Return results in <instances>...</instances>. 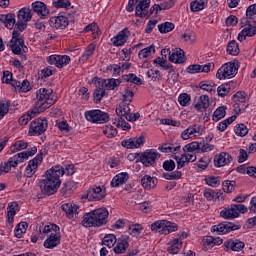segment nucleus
Listing matches in <instances>:
<instances>
[{
	"instance_id": "774afa93",
	"label": "nucleus",
	"mask_w": 256,
	"mask_h": 256,
	"mask_svg": "<svg viewBox=\"0 0 256 256\" xmlns=\"http://www.w3.org/2000/svg\"><path fill=\"white\" fill-rule=\"evenodd\" d=\"M204 197L207 201H214V199H219V193L212 189H206L204 191Z\"/></svg>"
},
{
	"instance_id": "0eeeda50",
	"label": "nucleus",
	"mask_w": 256,
	"mask_h": 256,
	"mask_svg": "<svg viewBox=\"0 0 256 256\" xmlns=\"http://www.w3.org/2000/svg\"><path fill=\"white\" fill-rule=\"evenodd\" d=\"M179 226L173 222L167 220H158L151 225L152 231H158L161 235H169V233H173L178 231Z\"/></svg>"
},
{
	"instance_id": "3c124183",
	"label": "nucleus",
	"mask_w": 256,
	"mask_h": 256,
	"mask_svg": "<svg viewBox=\"0 0 256 256\" xmlns=\"http://www.w3.org/2000/svg\"><path fill=\"white\" fill-rule=\"evenodd\" d=\"M235 119H237L236 115H233L225 120H223L222 122H220L217 126L218 131H225V129H227V127H229V125H231V123H233V121H235Z\"/></svg>"
},
{
	"instance_id": "0e129e2a",
	"label": "nucleus",
	"mask_w": 256,
	"mask_h": 256,
	"mask_svg": "<svg viewBox=\"0 0 256 256\" xmlns=\"http://www.w3.org/2000/svg\"><path fill=\"white\" fill-rule=\"evenodd\" d=\"M205 183L210 187H219L221 185V179L215 176H208L205 178Z\"/></svg>"
},
{
	"instance_id": "c85d7f7f",
	"label": "nucleus",
	"mask_w": 256,
	"mask_h": 256,
	"mask_svg": "<svg viewBox=\"0 0 256 256\" xmlns=\"http://www.w3.org/2000/svg\"><path fill=\"white\" fill-rule=\"evenodd\" d=\"M235 87V82L233 81H229L226 82L222 85H220L217 88V93L219 97H227V95H229V93L231 92V89H234Z\"/></svg>"
},
{
	"instance_id": "7c9ffc66",
	"label": "nucleus",
	"mask_w": 256,
	"mask_h": 256,
	"mask_svg": "<svg viewBox=\"0 0 256 256\" xmlns=\"http://www.w3.org/2000/svg\"><path fill=\"white\" fill-rule=\"evenodd\" d=\"M128 180L129 174L127 172H122L112 179L111 185L112 187H119V185H124V183H127Z\"/></svg>"
},
{
	"instance_id": "8fccbe9b",
	"label": "nucleus",
	"mask_w": 256,
	"mask_h": 256,
	"mask_svg": "<svg viewBox=\"0 0 256 256\" xmlns=\"http://www.w3.org/2000/svg\"><path fill=\"white\" fill-rule=\"evenodd\" d=\"M175 29V24L171 22H164L160 25H158V30L162 34L171 33Z\"/></svg>"
},
{
	"instance_id": "a18cd8bd",
	"label": "nucleus",
	"mask_w": 256,
	"mask_h": 256,
	"mask_svg": "<svg viewBox=\"0 0 256 256\" xmlns=\"http://www.w3.org/2000/svg\"><path fill=\"white\" fill-rule=\"evenodd\" d=\"M227 107L222 106V107H218L212 116L213 121L217 122V121H221V119H223V117H225V115H227Z\"/></svg>"
},
{
	"instance_id": "13d9d810",
	"label": "nucleus",
	"mask_w": 256,
	"mask_h": 256,
	"mask_svg": "<svg viewBox=\"0 0 256 256\" xmlns=\"http://www.w3.org/2000/svg\"><path fill=\"white\" fill-rule=\"evenodd\" d=\"M233 101L234 103H247V101H249V97L245 92L239 91L233 95Z\"/></svg>"
},
{
	"instance_id": "b1692460",
	"label": "nucleus",
	"mask_w": 256,
	"mask_h": 256,
	"mask_svg": "<svg viewBox=\"0 0 256 256\" xmlns=\"http://www.w3.org/2000/svg\"><path fill=\"white\" fill-rule=\"evenodd\" d=\"M145 137L140 136L138 138H129L128 140L122 141V147L126 149H139L141 145H144Z\"/></svg>"
},
{
	"instance_id": "39448f33",
	"label": "nucleus",
	"mask_w": 256,
	"mask_h": 256,
	"mask_svg": "<svg viewBox=\"0 0 256 256\" xmlns=\"http://www.w3.org/2000/svg\"><path fill=\"white\" fill-rule=\"evenodd\" d=\"M35 153H37V147L34 146L31 150L23 151L10 157L6 171H11V167H17L19 163H25V161H27L29 157H33Z\"/></svg>"
},
{
	"instance_id": "4c0bfd02",
	"label": "nucleus",
	"mask_w": 256,
	"mask_h": 256,
	"mask_svg": "<svg viewBox=\"0 0 256 256\" xmlns=\"http://www.w3.org/2000/svg\"><path fill=\"white\" fill-rule=\"evenodd\" d=\"M154 65H159V67H162V69H165L168 71V73H175V68L172 65L167 64V60L161 57H157L153 61Z\"/></svg>"
},
{
	"instance_id": "69168bd1",
	"label": "nucleus",
	"mask_w": 256,
	"mask_h": 256,
	"mask_svg": "<svg viewBox=\"0 0 256 256\" xmlns=\"http://www.w3.org/2000/svg\"><path fill=\"white\" fill-rule=\"evenodd\" d=\"M105 97V89L99 87L94 90L93 99L94 103H101V99Z\"/></svg>"
},
{
	"instance_id": "ddd939ff",
	"label": "nucleus",
	"mask_w": 256,
	"mask_h": 256,
	"mask_svg": "<svg viewBox=\"0 0 256 256\" xmlns=\"http://www.w3.org/2000/svg\"><path fill=\"white\" fill-rule=\"evenodd\" d=\"M84 116L87 121H90V123L103 124V123H107V121H109V114H107L101 110L86 111Z\"/></svg>"
},
{
	"instance_id": "20e7f679",
	"label": "nucleus",
	"mask_w": 256,
	"mask_h": 256,
	"mask_svg": "<svg viewBox=\"0 0 256 256\" xmlns=\"http://www.w3.org/2000/svg\"><path fill=\"white\" fill-rule=\"evenodd\" d=\"M42 233L48 235V238L44 241V247L46 249H55L57 245L61 243V228L56 224H49L44 226Z\"/></svg>"
},
{
	"instance_id": "864d4df0",
	"label": "nucleus",
	"mask_w": 256,
	"mask_h": 256,
	"mask_svg": "<svg viewBox=\"0 0 256 256\" xmlns=\"http://www.w3.org/2000/svg\"><path fill=\"white\" fill-rule=\"evenodd\" d=\"M35 115H39V113H35L32 111L27 112V114L22 115L19 119V125H27L31 121L32 117H35Z\"/></svg>"
},
{
	"instance_id": "a211bd4d",
	"label": "nucleus",
	"mask_w": 256,
	"mask_h": 256,
	"mask_svg": "<svg viewBox=\"0 0 256 256\" xmlns=\"http://www.w3.org/2000/svg\"><path fill=\"white\" fill-rule=\"evenodd\" d=\"M8 46L14 55H21L29 51V48L25 45V40H10Z\"/></svg>"
},
{
	"instance_id": "603ef678",
	"label": "nucleus",
	"mask_w": 256,
	"mask_h": 256,
	"mask_svg": "<svg viewBox=\"0 0 256 256\" xmlns=\"http://www.w3.org/2000/svg\"><path fill=\"white\" fill-rule=\"evenodd\" d=\"M182 176L183 174L181 173V171L165 172L162 174V177H164V179H167L168 181H175L177 179H181Z\"/></svg>"
},
{
	"instance_id": "cd10ccee",
	"label": "nucleus",
	"mask_w": 256,
	"mask_h": 256,
	"mask_svg": "<svg viewBox=\"0 0 256 256\" xmlns=\"http://www.w3.org/2000/svg\"><path fill=\"white\" fill-rule=\"evenodd\" d=\"M75 189H77V184H75L74 181H68L63 184L62 188L60 189V193L62 197H71Z\"/></svg>"
},
{
	"instance_id": "f3484780",
	"label": "nucleus",
	"mask_w": 256,
	"mask_h": 256,
	"mask_svg": "<svg viewBox=\"0 0 256 256\" xmlns=\"http://www.w3.org/2000/svg\"><path fill=\"white\" fill-rule=\"evenodd\" d=\"M18 25H25L27 27V23L33 19V12L29 7L21 8L17 13Z\"/></svg>"
},
{
	"instance_id": "5701e85b",
	"label": "nucleus",
	"mask_w": 256,
	"mask_h": 256,
	"mask_svg": "<svg viewBox=\"0 0 256 256\" xmlns=\"http://www.w3.org/2000/svg\"><path fill=\"white\" fill-rule=\"evenodd\" d=\"M151 5V0H139L136 5V17H149V7Z\"/></svg>"
},
{
	"instance_id": "412c9836",
	"label": "nucleus",
	"mask_w": 256,
	"mask_h": 256,
	"mask_svg": "<svg viewBox=\"0 0 256 256\" xmlns=\"http://www.w3.org/2000/svg\"><path fill=\"white\" fill-rule=\"evenodd\" d=\"M201 135V125L194 124L189 126L187 129H185L181 137L184 139V141H187V139H191L193 137H199Z\"/></svg>"
},
{
	"instance_id": "4468645a",
	"label": "nucleus",
	"mask_w": 256,
	"mask_h": 256,
	"mask_svg": "<svg viewBox=\"0 0 256 256\" xmlns=\"http://www.w3.org/2000/svg\"><path fill=\"white\" fill-rule=\"evenodd\" d=\"M116 114L118 117H124L126 121H130L133 123V121H137L139 117H141V114L139 112L137 113H131V108H129V104L127 105H119L116 107Z\"/></svg>"
},
{
	"instance_id": "680f3d73",
	"label": "nucleus",
	"mask_w": 256,
	"mask_h": 256,
	"mask_svg": "<svg viewBox=\"0 0 256 256\" xmlns=\"http://www.w3.org/2000/svg\"><path fill=\"white\" fill-rule=\"evenodd\" d=\"M199 144H200V142H192V143L186 144L183 147L184 153H193L195 151H197V153H199Z\"/></svg>"
},
{
	"instance_id": "e2e57ef3",
	"label": "nucleus",
	"mask_w": 256,
	"mask_h": 256,
	"mask_svg": "<svg viewBox=\"0 0 256 256\" xmlns=\"http://www.w3.org/2000/svg\"><path fill=\"white\" fill-rule=\"evenodd\" d=\"M234 132L236 133V135H238V137H245V135L249 133V129L245 124H238L234 128Z\"/></svg>"
},
{
	"instance_id": "49530a36",
	"label": "nucleus",
	"mask_w": 256,
	"mask_h": 256,
	"mask_svg": "<svg viewBox=\"0 0 256 256\" xmlns=\"http://www.w3.org/2000/svg\"><path fill=\"white\" fill-rule=\"evenodd\" d=\"M115 243H117V237L115 234H107L103 238V245L111 249V247H115Z\"/></svg>"
},
{
	"instance_id": "aec40b11",
	"label": "nucleus",
	"mask_w": 256,
	"mask_h": 256,
	"mask_svg": "<svg viewBox=\"0 0 256 256\" xmlns=\"http://www.w3.org/2000/svg\"><path fill=\"white\" fill-rule=\"evenodd\" d=\"M49 25L54 29H65L69 25V18L63 15L54 16L50 18Z\"/></svg>"
},
{
	"instance_id": "f03ea898",
	"label": "nucleus",
	"mask_w": 256,
	"mask_h": 256,
	"mask_svg": "<svg viewBox=\"0 0 256 256\" xmlns=\"http://www.w3.org/2000/svg\"><path fill=\"white\" fill-rule=\"evenodd\" d=\"M36 99V107L32 110V113H43V111L57 103V96L52 89L40 88L36 91Z\"/></svg>"
},
{
	"instance_id": "6e6d98bb",
	"label": "nucleus",
	"mask_w": 256,
	"mask_h": 256,
	"mask_svg": "<svg viewBox=\"0 0 256 256\" xmlns=\"http://www.w3.org/2000/svg\"><path fill=\"white\" fill-rule=\"evenodd\" d=\"M152 53H155V46L151 45L139 51L138 57L139 59H147Z\"/></svg>"
},
{
	"instance_id": "72a5a7b5",
	"label": "nucleus",
	"mask_w": 256,
	"mask_h": 256,
	"mask_svg": "<svg viewBox=\"0 0 256 256\" xmlns=\"http://www.w3.org/2000/svg\"><path fill=\"white\" fill-rule=\"evenodd\" d=\"M26 29L27 27L25 26V24L16 23L12 32L11 41L23 40V38L21 37V33H23V31H25Z\"/></svg>"
},
{
	"instance_id": "79ce46f5",
	"label": "nucleus",
	"mask_w": 256,
	"mask_h": 256,
	"mask_svg": "<svg viewBox=\"0 0 256 256\" xmlns=\"http://www.w3.org/2000/svg\"><path fill=\"white\" fill-rule=\"evenodd\" d=\"M204 7H207V0H194L190 4V9L193 13H197L198 11H203Z\"/></svg>"
},
{
	"instance_id": "f704fd0d",
	"label": "nucleus",
	"mask_w": 256,
	"mask_h": 256,
	"mask_svg": "<svg viewBox=\"0 0 256 256\" xmlns=\"http://www.w3.org/2000/svg\"><path fill=\"white\" fill-rule=\"evenodd\" d=\"M61 209L64 211V213H66L67 217H73V214L77 213L79 206L73 203H64L61 205Z\"/></svg>"
},
{
	"instance_id": "423d86ee",
	"label": "nucleus",
	"mask_w": 256,
	"mask_h": 256,
	"mask_svg": "<svg viewBox=\"0 0 256 256\" xmlns=\"http://www.w3.org/2000/svg\"><path fill=\"white\" fill-rule=\"evenodd\" d=\"M247 211H249V208L243 204H232L220 212V217H223V219H237L240 213L244 214Z\"/></svg>"
},
{
	"instance_id": "7ed1b4c3",
	"label": "nucleus",
	"mask_w": 256,
	"mask_h": 256,
	"mask_svg": "<svg viewBox=\"0 0 256 256\" xmlns=\"http://www.w3.org/2000/svg\"><path fill=\"white\" fill-rule=\"evenodd\" d=\"M109 211L106 208H98L84 215L82 225L84 227H103L107 225Z\"/></svg>"
},
{
	"instance_id": "9b49d317",
	"label": "nucleus",
	"mask_w": 256,
	"mask_h": 256,
	"mask_svg": "<svg viewBox=\"0 0 256 256\" xmlns=\"http://www.w3.org/2000/svg\"><path fill=\"white\" fill-rule=\"evenodd\" d=\"M239 229H241V224L222 222L218 225L212 226L211 232L216 233V235H227V233H231V231H239Z\"/></svg>"
},
{
	"instance_id": "bf43d9fd",
	"label": "nucleus",
	"mask_w": 256,
	"mask_h": 256,
	"mask_svg": "<svg viewBox=\"0 0 256 256\" xmlns=\"http://www.w3.org/2000/svg\"><path fill=\"white\" fill-rule=\"evenodd\" d=\"M227 52L229 55H239V44H237V41L232 40L228 43Z\"/></svg>"
},
{
	"instance_id": "9d476101",
	"label": "nucleus",
	"mask_w": 256,
	"mask_h": 256,
	"mask_svg": "<svg viewBox=\"0 0 256 256\" xmlns=\"http://www.w3.org/2000/svg\"><path fill=\"white\" fill-rule=\"evenodd\" d=\"M47 127H49V122L47 121V118H37L30 123L29 135H43V133L47 131Z\"/></svg>"
},
{
	"instance_id": "c9c22d12",
	"label": "nucleus",
	"mask_w": 256,
	"mask_h": 256,
	"mask_svg": "<svg viewBox=\"0 0 256 256\" xmlns=\"http://www.w3.org/2000/svg\"><path fill=\"white\" fill-rule=\"evenodd\" d=\"M183 247V242L179 238L173 239L171 245L168 247V253L170 255H177Z\"/></svg>"
},
{
	"instance_id": "a878e982",
	"label": "nucleus",
	"mask_w": 256,
	"mask_h": 256,
	"mask_svg": "<svg viewBox=\"0 0 256 256\" xmlns=\"http://www.w3.org/2000/svg\"><path fill=\"white\" fill-rule=\"evenodd\" d=\"M168 59L171 61V63H176L178 65H181L187 61V58L185 57V51H183L181 48L172 50V54H170Z\"/></svg>"
},
{
	"instance_id": "5fc2aeb1",
	"label": "nucleus",
	"mask_w": 256,
	"mask_h": 256,
	"mask_svg": "<svg viewBox=\"0 0 256 256\" xmlns=\"http://www.w3.org/2000/svg\"><path fill=\"white\" fill-rule=\"evenodd\" d=\"M28 147H29V143L23 140H18L12 145V153H17V151H23Z\"/></svg>"
},
{
	"instance_id": "473e14b6",
	"label": "nucleus",
	"mask_w": 256,
	"mask_h": 256,
	"mask_svg": "<svg viewBox=\"0 0 256 256\" xmlns=\"http://www.w3.org/2000/svg\"><path fill=\"white\" fill-rule=\"evenodd\" d=\"M209 96L202 95L199 98V102L194 105L196 111H205V109H209Z\"/></svg>"
},
{
	"instance_id": "ea45409f",
	"label": "nucleus",
	"mask_w": 256,
	"mask_h": 256,
	"mask_svg": "<svg viewBox=\"0 0 256 256\" xmlns=\"http://www.w3.org/2000/svg\"><path fill=\"white\" fill-rule=\"evenodd\" d=\"M9 107H11V100L6 98L0 100V121L9 113Z\"/></svg>"
},
{
	"instance_id": "052dcab7",
	"label": "nucleus",
	"mask_w": 256,
	"mask_h": 256,
	"mask_svg": "<svg viewBox=\"0 0 256 256\" xmlns=\"http://www.w3.org/2000/svg\"><path fill=\"white\" fill-rule=\"evenodd\" d=\"M199 87H200V89H203V91H207L211 95H215V93H216L215 88H214L215 85H212L211 83H209V81H201L199 83Z\"/></svg>"
},
{
	"instance_id": "4d7b16f0",
	"label": "nucleus",
	"mask_w": 256,
	"mask_h": 256,
	"mask_svg": "<svg viewBox=\"0 0 256 256\" xmlns=\"http://www.w3.org/2000/svg\"><path fill=\"white\" fill-rule=\"evenodd\" d=\"M236 185L237 184L235 183V181L225 180L222 183V189L224 193H233V191H235Z\"/></svg>"
},
{
	"instance_id": "c756f323",
	"label": "nucleus",
	"mask_w": 256,
	"mask_h": 256,
	"mask_svg": "<svg viewBox=\"0 0 256 256\" xmlns=\"http://www.w3.org/2000/svg\"><path fill=\"white\" fill-rule=\"evenodd\" d=\"M0 21L4 23L7 29L15 27V14H0Z\"/></svg>"
},
{
	"instance_id": "f257e3e1",
	"label": "nucleus",
	"mask_w": 256,
	"mask_h": 256,
	"mask_svg": "<svg viewBox=\"0 0 256 256\" xmlns=\"http://www.w3.org/2000/svg\"><path fill=\"white\" fill-rule=\"evenodd\" d=\"M75 166L68 164L63 168L61 165H56L46 171V179L39 181V187L42 195H55V192L61 187V177L63 175H73Z\"/></svg>"
},
{
	"instance_id": "dca6fc26",
	"label": "nucleus",
	"mask_w": 256,
	"mask_h": 256,
	"mask_svg": "<svg viewBox=\"0 0 256 256\" xmlns=\"http://www.w3.org/2000/svg\"><path fill=\"white\" fill-rule=\"evenodd\" d=\"M223 247L226 253H228V251H235L239 253L245 249V242L239 239H228L224 242Z\"/></svg>"
},
{
	"instance_id": "2f4dec72",
	"label": "nucleus",
	"mask_w": 256,
	"mask_h": 256,
	"mask_svg": "<svg viewBox=\"0 0 256 256\" xmlns=\"http://www.w3.org/2000/svg\"><path fill=\"white\" fill-rule=\"evenodd\" d=\"M141 185L144 189H155V187H157V178L145 175L141 179Z\"/></svg>"
},
{
	"instance_id": "de8ad7c7",
	"label": "nucleus",
	"mask_w": 256,
	"mask_h": 256,
	"mask_svg": "<svg viewBox=\"0 0 256 256\" xmlns=\"http://www.w3.org/2000/svg\"><path fill=\"white\" fill-rule=\"evenodd\" d=\"M52 5L56 7V9H73V6L71 7V1L69 0H54Z\"/></svg>"
},
{
	"instance_id": "338daca9",
	"label": "nucleus",
	"mask_w": 256,
	"mask_h": 256,
	"mask_svg": "<svg viewBox=\"0 0 256 256\" xmlns=\"http://www.w3.org/2000/svg\"><path fill=\"white\" fill-rule=\"evenodd\" d=\"M213 149H215V146L205 142V140H202L199 144L198 153H209V151H213Z\"/></svg>"
},
{
	"instance_id": "09e8293b",
	"label": "nucleus",
	"mask_w": 256,
	"mask_h": 256,
	"mask_svg": "<svg viewBox=\"0 0 256 256\" xmlns=\"http://www.w3.org/2000/svg\"><path fill=\"white\" fill-rule=\"evenodd\" d=\"M93 53H95V44L91 43L87 46L85 52L80 57V61L85 63V61H87L89 59V57H91V55H93Z\"/></svg>"
},
{
	"instance_id": "393cba45",
	"label": "nucleus",
	"mask_w": 256,
	"mask_h": 256,
	"mask_svg": "<svg viewBox=\"0 0 256 256\" xmlns=\"http://www.w3.org/2000/svg\"><path fill=\"white\" fill-rule=\"evenodd\" d=\"M231 161H233V157L227 152H221L214 157L215 167H225V165H229Z\"/></svg>"
},
{
	"instance_id": "4be33fe9",
	"label": "nucleus",
	"mask_w": 256,
	"mask_h": 256,
	"mask_svg": "<svg viewBox=\"0 0 256 256\" xmlns=\"http://www.w3.org/2000/svg\"><path fill=\"white\" fill-rule=\"evenodd\" d=\"M127 249H129V236L123 235L116 241V246L113 248V251L116 255H121L125 253Z\"/></svg>"
},
{
	"instance_id": "bb28decb",
	"label": "nucleus",
	"mask_w": 256,
	"mask_h": 256,
	"mask_svg": "<svg viewBox=\"0 0 256 256\" xmlns=\"http://www.w3.org/2000/svg\"><path fill=\"white\" fill-rule=\"evenodd\" d=\"M32 9L34 13H37L38 17H41V19L49 15V9H47V5L41 1L33 2Z\"/></svg>"
},
{
	"instance_id": "e433bc0d",
	"label": "nucleus",
	"mask_w": 256,
	"mask_h": 256,
	"mask_svg": "<svg viewBox=\"0 0 256 256\" xmlns=\"http://www.w3.org/2000/svg\"><path fill=\"white\" fill-rule=\"evenodd\" d=\"M121 85V80L115 78H109L102 80V87H107L110 91H115L116 87Z\"/></svg>"
},
{
	"instance_id": "c03bdc74",
	"label": "nucleus",
	"mask_w": 256,
	"mask_h": 256,
	"mask_svg": "<svg viewBox=\"0 0 256 256\" xmlns=\"http://www.w3.org/2000/svg\"><path fill=\"white\" fill-rule=\"evenodd\" d=\"M123 99V104H120V105H128L129 107V104L130 103H133V97H135V93H133V91L127 87L122 95Z\"/></svg>"
},
{
	"instance_id": "37998d69",
	"label": "nucleus",
	"mask_w": 256,
	"mask_h": 256,
	"mask_svg": "<svg viewBox=\"0 0 256 256\" xmlns=\"http://www.w3.org/2000/svg\"><path fill=\"white\" fill-rule=\"evenodd\" d=\"M17 207H19V205L17 204V202H11V203L8 205V208H7V217H8L9 223H13V218L15 217V215H17Z\"/></svg>"
},
{
	"instance_id": "2eb2a0df",
	"label": "nucleus",
	"mask_w": 256,
	"mask_h": 256,
	"mask_svg": "<svg viewBox=\"0 0 256 256\" xmlns=\"http://www.w3.org/2000/svg\"><path fill=\"white\" fill-rule=\"evenodd\" d=\"M106 196L107 193L105 192V189L103 190L101 186H93L87 190L86 199H89L90 201H101L102 199H105Z\"/></svg>"
},
{
	"instance_id": "1a4fd4ad",
	"label": "nucleus",
	"mask_w": 256,
	"mask_h": 256,
	"mask_svg": "<svg viewBox=\"0 0 256 256\" xmlns=\"http://www.w3.org/2000/svg\"><path fill=\"white\" fill-rule=\"evenodd\" d=\"M161 158V154L157 152L155 149H148L142 153H140L139 159L136 163H142L144 167H153L157 159Z\"/></svg>"
},
{
	"instance_id": "58836bf2",
	"label": "nucleus",
	"mask_w": 256,
	"mask_h": 256,
	"mask_svg": "<svg viewBox=\"0 0 256 256\" xmlns=\"http://www.w3.org/2000/svg\"><path fill=\"white\" fill-rule=\"evenodd\" d=\"M27 227H29V224L27 222H20L16 225L14 230V235L17 239H21L25 233H27Z\"/></svg>"
},
{
	"instance_id": "f8f14e48",
	"label": "nucleus",
	"mask_w": 256,
	"mask_h": 256,
	"mask_svg": "<svg viewBox=\"0 0 256 256\" xmlns=\"http://www.w3.org/2000/svg\"><path fill=\"white\" fill-rule=\"evenodd\" d=\"M235 75H237V67H235V63L228 62L218 69L216 78L220 80L233 79Z\"/></svg>"
},
{
	"instance_id": "6ab92c4d",
	"label": "nucleus",
	"mask_w": 256,
	"mask_h": 256,
	"mask_svg": "<svg viewBox=\"0 0 256 256\" xmlns=\"http://www.w3.org/2000/svg\"><path fill=\"white\" fill-rule=\"evenodd\" d=\"M129 35H131V32H129V29L127 28L123 29L111 39L112 44L114 45V47H123V45L127 43V40L129 39Z\"/></svg>"
},
{
	"instance_id": "6e6552de",
	"label": "nucleus",
	"mask_w": 256,
	"mask_h": 256,
	"mask_svg": "<svg viewBox=\"0 0 256 256\" xmlns=\"http://www.w3.org/2000/svg\"><path fill=\"white\" fill-rule=\"evenodd\" d=\"M240 25H243L242 27L244 28L238 34V41L243 42L247 37H254V35H256L255 21L249 18H244L240 21Z\"/></svg>"
},
{
	"instance_id": "a19ab883",
	"label": "nucleus",
	"mask_w": 256,
	"mask_h": 256,
	"mask_svg": "<svg viewBox=\"0 0 256 256\" xmlns=\"http://www.w3.org/2000/svg\"><path fill=\"white\" fill-rule=\"evenodd\" d=\"M39 164L35 162V160H30L25 171V177H33L35 175V171H37Z\"/></svg>"
}]
</instances>
